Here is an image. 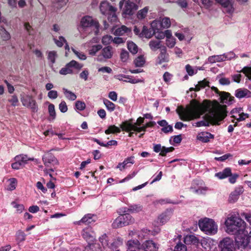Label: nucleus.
<instances>
[{
    "mask_svg": "<svg viewBox=\"0 0 251 251\" xmlns=\"http://www.w3.org/2000/svg\"><path fill=\"white\" fill-rule=\"evenodd\" d=\"M227 111L226 106L221 105L218 102L213 103L211 108L209 110V121L207 120H202L194 123L193 126L201 127L202 126H207L210 123L213 125H219L227 116Z\"/></svg>",
    "mask_w": 251,
    "mask_h": 251,
    "instance_id": "1",
    "label": "nucleus"
},
{
    "mask_svg": "<svg viewBox=\"0 0 251 251\" xmlns=\"http://www.w3.org/2000/svg\"><path fill=\"white\" fill-rule=\"evenodd\" d=\"M207 110V107L199 102L193 100L191 106L186 109H182L177 111L181 120L187 121L199 118Z\"/></svg>",
    "mask_w": 251,
    "mask_h": 251,
    "instance_id": "2",
    "label": "nucleus"
},
{
    "mask_svg": "<svg viewBox=\"0 0 251 251\" xmlns=\"http://www.w3.org/2000/svg\"><path fill=\"white\" fill-rule=\"evenodd\" d=\"M226 232L230 234H237L244 232L246 229V224L240 217L235 215H231L228 217L225 221Z\"/></svg>",
    "mask_w": 251,
    "mask_h": 251,
    "instance_id": "3",
    "label": "nucleus"
},
{
    "mask_svg": "<svg viewBox=\"0 0 251 251\" xmlns=\"http://www.w3.org/2000/svg\"><path fill=\"white\" fill-rule=\"evenodd\" d=\"M199 226L201 230L208 235H214L218 231V225L211 219L204 218L199 221Z\"/></svg>",
    "mask_w": 251,
    "mask_h": 251,
    "instance_id": "4",
    "label": "nucleus"
},
{
    "mask_svg": "<svg viewBox=\"0 0 251 251\" xmlns=\"http://www.w3.org/2000/svg\"><path fill=\"white\" fill-rule=\"evenodd\" d=\"M247 234L248 231L245 229L244 232H241L235 235V244L238 248L247 250L249 249V240Z\"/></svg>",
    "mask_w": 251,
    "mask_h": 251,
    "instance_id": "5",
    "label": "nucleus"
},
{
    "mask_svg": "<svg viewBox=\"0 0 251 251\" xmlns=\"http://www.w3.org/2000/svg\"><path fill=\"white\" fill-rule=\"evenodd\" d=\"M120 8L123 9V14L132 15L134 11L137 9V6L130 0H122L119 3Z\"/></svg>",
    "mask_w": 251,
    "mask_h": 251,
    "instance_id": "6",
    "label": "nucleus"
},
{
    "mask_svg": "<svg viewBox=\"0 0 251 251\" xmlns=\"http://www.w3.org/2000/svg\"><path fill=\"white\" fill-rule=\"evenodd\" d=\"M82 67L83 65L79 64L76 61L73 60L67 63L64 67L61 68L59 71V73L62 75L72 74L73 73V68L77 70H80L82 68Z\"/></svg>",
    "mask_w": 251,
    "mask_h": 251,
    "instance_id": "7",
    "label": "nucleus"
},
{
    "mask_svg": "<svg viewBox=\"0 0 251 251\" xmlns=\"http://www.w3.org/2000/svg\"><path fill=\"white\" fill-rule=\"evenodd\" d=\"M80 24L83 28H93L96 34H98L99 24L96 21L94 20L91 17L87 16L83 17L81 19Z\"/></svg>",
    "mask_w": 251,
    "mask_h": 251,
    "instance_id": "8",
    "label": "nucleus"
},
{
    "mask_svg": "<svg viewBox=\"0 0 251 251\" xmlns=\"http://www.w3.org/2000/svg\"><path fill=\"white\" fill-rule=\"evenodd\" d=\"M113 54V48L110 46H108L101 49L100 53L97 55L96 60L99 62H103L106 59L111 58Z\"/></svg>",
    "mask_w": 251,
    "mask_h": 251,
    "instance_id": "9",
    "label": "nucleus"
},
{
    "mask_svg": "<svg viewBox=\"0 0 251 251\" xmlns=\"http://www.w3.org/2000/svg\"><path fill=\"white\" fill-rule=\"evenodd\" d=\"M221 251H235L233 241L229 237H226L221 240L219 243Z\"/></svg>",
    "mask_w": 251,
    "mask_h": 251,
    "instance_id": "10",
    "label": "nucleus"
},
{
    "mask_svg": "<svg viewBox=\"0 0 251 251\" xmlns=\"http://www.w3.org/2000/svg\"><path fill=\"white\" fill-rule=\"evenodd\" d=\"M211 89L219 95L221 102L230 104L234 101V97H231L229 93L226 92H220L217 88L214 86L211 87Z\"/></svg>",
    "mask_w": 251,
    "mask_h": 251,
    "instance_id": "11",
    "label": "nucleus"
},
{
    "mask_svg": "<svg viewBox=\"0 0 251 251\" xmlns=\"http://www.w3.org/2000/svg\"><path fill=\"white\" fill-rule=\"evenodd\" d=\"M21 101L24 106L31 108L33 112L37 111L38 107L36 102L31 96L26 95L23 97L21 99Z\"/></svg>",
    "mask_w": 251,
    "mask_h": 251,
    "instance_id": "12",
    "label": "nucleus"
},
{
    "mask_svg": "<svg viewBox=\"0 0 251 251\" xmlns=\"http://www.w3.org/2000/svg\"><path fill=\"white\" fill-rule=\"evenodd\" d=\"M144 119L142 117H139L137 121L134 124L131 123H129L127 122H124L121 125V128L123 130H125L126 131H134V129L133 127H141L140 126L144 123Z\"/></svg>",
    "mask_w": 251,
    "mask_h": 251,
    "instance_id": "13",
    "label": "nucleus"
},
{
    "mask_svg": "<svg viewBox=\"0 0 251 251\" xmlns=\"http://www.w3.org/2000/svg\"><path fill=\"white\" fill-rule=\"evenodd\" d=\"M157 244L152 240H147L141 244L139 251H157Z\"/></svg>",
    "mask_w": 251,
    "mask_h": 251,
    "instance_id": "14",
    "label": "nucleus"
},
{
    "mask_svg": "<svg viewBox=\"0 0 251 251\" xmlns=\"http://www.w3.org/2000/svg\"><path fill=\"white\" fill-rule=\"evenodd\" d=\"M81 233L83 238L88 242H93L95 239V234L90 227L84 228Z\"/></svg>",
    "mask_w": 251,
    "mask_h": 251,
    "instance_id": "15",
    "label": "nucleus"
},
{
    "mask_svg": "<svg viewBox=\"0 0 251 251\" xmlns=\"http://www.w3.org/2000/svg\"><path fill=\"white\" fill-rule=\"evenodd\" d=\"M100 9L101 13L103 15H108L110 12L117 10L115 7L109 5L108 2L105 1L100 3Z\"/></svg>",
    "mask_w": 251,
    "mask_h": 251,
    "instance_id": "16",
    "label": "nucleus"
},
{
    "mask_svg": "<svg viewBox=\"0 0 251 251\" xmlns=\"http://www.w3.org/2000/svg\"><path fill=\"white\" fill-rule=\"evenodd\" d=\"M115 78H116L117 79H119L120 81H124L125 82H130L132 84H135L143 81V80L140 79H132L131 78V76L126 75H118L115 76Z\"/></svg>",
    "mask_w": 251,
    "mask_h": 251,
    "instance_id": "17",
    "label": "nucleus"
},
{
    "mask_svg": "<svg viewBox=\"0 0 251 251\" xmlns=\"http://www.w3.org/2000/svg\"><path fill=\"white\" fill-rule=\"evenodd\" d=\"M235 96L239 99L249 98L251 97V92L246 88H239L235 91Z\"/></svg>",
    "mask_w": 251,
    "mask_h": 251,
    "instance_id": "18",
    "label": "nucleus"
},
{
    "mask_svg": "<svg viewBox=\"0 0 251 251\" xmlns=\"http://www.w3.org/2000/svg\"><path fill=\"white\" fill-rule=\"evenodd\" d=\"M134 158V156L126 158L123 162L119 163L117 166L116 168L119 169L121 171H123L124 169L130 166L129 165V164H133L134 163L135 161Z\"/></svg>",
    "mask_w": 251,
    "mask_h": 251,
    "instance_id": "19",
    "label": "nucleus"
},
{
    "mask_svg": "<svg viewBox=\"0 0 251 251\" xmlns=\"http://www.w3.org/2000/svg\"><path fill=\"white\" fill-rule=\"evenodd\" d=\"M214 135L207 132H202L197 136V139L203 143L208 142L211 139H213Z\"/></svg>",
    "mask_w": 251,
    "mask_h": 251,
    "instance_id": "20",
    "label": "nucleus"
},
{
    "mask_svg": "<svg viewBox=\"0 0 251 251\" xmlns=\"http://www.w3.org/2000/svg\"><path fill=\"white\" fill-rule=\"evenodd\" d=\"M172 215V211L167 210L158 216V220L160 223L164 224L170 219Z\"/></svg>",
    "mask_w": 251,
    "mask_h": 251,
    "instance_id": "21",
    "label": "nucleus"
},
{
    "mask_svg": "<svg viewBox=\"0 0 251 251\" xmlns=\"http://www.w3.org/2000/svg\"><path fill=\"white\" fill-rule=\"evenodd\" d=\"M42 160L44 165L47 167L49 166L51 163L57 162L55 157L51 153H47L44 155L42 157Z\"/></svg>",
    "mask_w": 251,
    "mask_h": 251,
    "instance_id": "22",
    "label": "nucleus"
},
{
    "mask_svg": "<svg viewBox=\"0 0 251 251\" xmlns=\"http://www.w3.org/2000/svg\"><path fill=\"white\" fill-rule=\"evenodd\" d=\"M96 216L91 214H87L85 215L78 222L79 224L84 223L86 225H89L96 221Z\"/></svg>",
    "mask_w": 251,
    "mask_h": 251,
    "instance_id": "23",
    "label": "nucleus"
},
{
    "mask_svg": "<svg viewBox=\"0 0 251 251\" xmlns=\"http://www.w3.org/2000/svg\"><path fill=\"white\" fill-rule=\"evenodd\" d=\"M126 246L129 251L131 250L135 251V250H138L139 251V248L141 247V244L137 240H129L126 243Z\"/></svg>",
    "mask_w": 251,
    "mask_h": 251,
    "instance_id": "24",
    "label": "nucleus"
},
{
    "mask_svg": "<svg viewBox=\"0 0 251 251\" xmlns=\"http://www.w3.org/2000/svg\"><path fill=\"white\" fill-rule=\"evenodd\" d=\"M168 61V55L166 53V50L165 47L162 49L161 52L159 54L157 59L156 62L157 64H161L162 63Z\"/></svg>",
    "mask_w": 251,
    "mask_h": 251,
    "instance_id": "25",
    "label": "nucleus"
},
{
    "mask_svg": "<svg viewBox=\"0 0 251 251\" xmlns=\"http://www.w3.org/2000/svg\"><path fill=\"white\" fill-rule=\"evenodd\" d=\"M242 193V188H237L232 192L229 197L228 201L231 203H234L237 201L240 195Z\"/></svg>",
    "mask_w": 251,
    "mask_h": 251,
    "instance_id": "26",
    "label": "nucleus"
},
{
    "mask_svg": "<svg viewBox=\"0 0 251 251\" xmlns=\"http://www.w3.org/2000/svg\"><path fill=\"white\" fill-rule=\"evenodd\" d=\"M142 210V206L140 204L130 205L128 208H125L124 212L131 213H138Z\"/></svg>",
    "mask_w": 251,
    "mask_h": 251,
    "instance_id": "27",
    "label": "nucleus"
},
{
    "mask_svg": "<svg viewBox=\"0 0 251 251\" xmlns=\"http://www.w3.org/2000/svg\"><path fill=\"white\" fill-rule=\"evenodd\" d=\"M231 175V170L229 168H225L222 172L215 174V176L220 179L225 178Z\"/></svg>",
    "mask_w": 251,
    "mask_h": 251,
    "instance_id": "28",
    "label": "nucleus"
},
{
    "mask_svg": "<svg viewBox=\"0 0 251 251\" xmlns=\"http://www.w3.org/2000/svg\"><path fill=\"white\" fill-rule=\"evenodd\" d=\"M131 32L130 29L125 25H122L120 27L117 28L114 32L115 35L122 36L125 33H128Z\"/></svg>",
    "mask_w": 251,
    "mask_h": 251,
    "instance_id": "29",
    "label": "nucleus"
},
{
    "mask_svg": "<svg viewBox=\"0 0 251 251\" xmlns=\"http://www.w3.org/2000/svg\"><path fill=\"white\" fill-rule=\"evenodd\" d=\"M184 242L186 244L197 245L199 241L197 238L193 235H187L184 238Z\"/></svg>",
    "mask_w": 251,
    "mask_h": 251,
    "instance_id": "30",
    "label": "nucleus"
},
{
    "mask_svg": "<svg viewBox=\"0 0 251 251\" xmlns=\"http://www.w3.org/2000/svg\"><path fill=\"white\" fill-rule=\"evenodd\" d=\"M155 32L153 30V29H152L151 28L150 29H148L147 27L146 26H144L143 27V29L142 30V32L141 33V34L144 36L145 37L147 38H151L153 35L155 34Z\"/></svg>",
    "mask_w": 251,
    "mask_h": 251,
    "instance_id": "31",
    "label": "nucleus"
},
{
    "mask_svg": "<svg viewBox=\"0 0 251 251\" xmlns=\"http://www.w3.org/2000/svg\"><path fill=\"white\" fill-rule=\"evenodd\" d=\"M125 213V214L121 215V216L123 218V222L126 226L133 223L134 222V219L129 214V212Z\"/></svg>",
    "mask_w": 251,
    "mask_h": 251,
    "instance_id": "32",
    "label": "nucleus"
},
{
    "mask_svg": "<svg viewBox=\"0 0 251 251\" xmlns=\"http://www.w3.org/2000/svg\"><path fill=\"white\" fill-rule=\"evenodd\" d=\"M209 84V82L206 79H203V80L200 81L198 82V84L196 85L195 88H191L190 89V91H199L201 89L205 88L206 86H208Z\"/></svg>",
    "mask_w": 251,
    "mask_h": 251,
    "instance_id": "33",
    "label": "nucleus"
},
{
    "mask_svg": "<svg viewBox=\"0 0 251 251\" xmlns=\"http://www.w3.org/2000/svg\"><path fill=\"white\" fill-rule=\"evenodd\" d=\"M160 22V26L163 28H168L171 25V20L168 17L160 18L159 19Z\"/></svg>",
    "mask_w": 251,
    "mask_h": 251,
    "instance_id": "34",
    "label": "nucleus"
},
{
    "mask_svg": "<svg viewBox=\"0 0 251 251\" xmlns=\"http://www.w3.org/2000/svg\"><path fill=\"white\" fill-rule=\"evenodd\" d=\"M33 158H28L26 155H17L15 157V160H17L20 161V162L23 165H25L26 163H27V161L28 160H33Z\"/></svg>",
    "mask_w": 251,
    "mask_h": 251,
    "instance_id": "35",
    "label": "nucleus"
},
{
    "mask_svg": "<svg viewBox=\"0 0 251 251\" xmlns=\"http://www.w3.org/2000/svg\"><path fill=\"white\" fill-rule=\"evenodd\" d=\"M224 57L221 55H213L209 56L208 58V61L210 63H214L216 62H222L224 61Z\"/></svg>",
    "mask_w": 251,
    "mask_h": 251,
    "instance_id": "36",
    "label": "nucleus"
},
{
    "mask_svg": "<svg viewBox=\"0 0 251 251\" xmlns=\"http://www.w3.org/2000/svg\"><path fill=\"white\" fill-rule=\"evenodd\" d=\"M63 91L65 97L67 99L73 101L76 99V95L68 89L64 88H63Z\"/></svg>",
    "mask_w": 251,
    "mask_h": 251,
    "instance_id": "37",
    "label": "nucleus"
},
{
    "mask_svg": "<svg viewBox=\"0 0 251 251\" xmlns=\"http://www.w3.org/2000/svg\"><path fill=\"white\" fill-rule=\"evenodd\" d=\"M123 218L121 215L118 217L112 223V226L117 228L125 226L123 222Z\"/></svg>",
    "mask_w": 251,
    "mask_h": 251,
    "instance_id": "38",
    "label": "nucleus"
},
{
    "mask_svg": "<svg viewBox=\"0 0 251 251\" xmlns=\"http://www.w3.org/2000/svg\"><path fill=\"white\" fill-rule=\"evenodd\" d=\"M102 46L100 44L94 45L92 46L89 50V53L91 55L95 56L96 53L101 49H102Z\"/></svg>",
    "mask_w": 251,
    "mask_h": 251,
    "instance_id": "39",
    "label": "nucleus"
},
{
    "mask_svg": "<svg viewBox=\"0 0 251 251\" xmlns=\"http://www.w3.org/2000/svg\"><path fill=\"white\" fill-rule=\"evenodd\" d=\"M160 41L158 40H151L149 42V46L152 50L155 51L158 49L161 48Z\"/></svg>",
    "mask_w": 251,
    "mask_h": 251,
    "instance_id": "40",
    "label": "nucleus"
},
{
    "mask_svg": "<svg viewBox=\"0 0 251 251\" xmlns=\"http://www.w3.org/2000/svg\"><path fill=\"white\" fill-rule=\"evenodd\" d=\"M155 124V123L154 122H150L148 123H147L145 125L141 126V127H134V131L137 132H141L142 131H143L144 132L146 131V128L148 127L152 126Z\"/></svg>",
    "mask_w": 251,
    "mask_h": 251,
    "instance_id": "41",
    "label": "nucleus"
},
{
    "mask_svg": "<svg viewBox=\"0 0 251 251\" xmlns=\"http://www.w3.org/2000/svg\"><path fill=\"white\" fill-rule=\"evenodd\" d=\"M149 7L148 6L145 7L144 8L138 11L137 14V17L139 20L144 19L148 12Z\"/></svg>",
    "mask_w": 251,
    "mask_h": 251,
    "instance_id": "42",
    "label": "nucleus"
},
{
    "mask_svg": "<svg viewBox=\"0 0 251 251\" xmlns=\"http://www.w3.org/2000/svg\"><path fill=\"white\" fill-rule=\"evenodd\" d=\"M127 48L129 51L132 54H136L138 52V47L133 42H127Z\"/></svg>",
    "mask_w": 251,
    "mask_h": 251,
    "instance_id": "43",
    "label": "nucleus"
},
{
    "mask_svg": "<svg viewBox=\"0 0 251 251\" xmlns=\"http://www.w3.org/2000/svg\"><path fill=\"white\" fill-rule=\"evenodd\" d=\"M69 0H56V2L54 3L53 6L56 11L60 9L62 7L64 6L68 2Z\"/></svg>",
    "mask_w": 251,
    "mask_h": 251,
    "instance_id": "44",
    "label": "nucleus"
},
{
    "mask_svg": "<svg viewBox=\"0 0 251 251\" xmlns=\"http://www.w3.org/2000/svg\"><path fill=\"white\" fill-rule=\"evenodd\" d=\"M121 132V129L118 127L115 126V125L110 126L108 127V129H107L105 131V133L106 134H108L110 133H120Z\"/></svg>",
    "mask_w": 251,
    "mask_h": 251,
    "instance_id": "45",
    "label": "nucleus"
},
{
    "mask_svg": "<svg viewBox=\"0 0 251 251\" xmlns=\"http://www.w3.org/2000/svg\"><path fill=\"white\" fill-rule=\"evenodd\" d=\"M103 103L105 105L107 109L110 112L113 111L115 109V105L107 99L103 100Z\"/></svg>",
    "mask_w": 251,
    "mask_h": 251,
    "instance_id": "46",
    "label": "nucleus"
},
{
    "mask_svg": "<svg viewBox=\"0 0 251 251\" xmlns=\"http://www.w3.org/2000/svg\"><path fill=\"white\" fill-rule=\"evenodd\" d=\"M57 57L56 52L52 50L48 52V59L51 62L52 65L55 62V59Z\"/></svg>",
    "mask_w": 251,
    "mask_h": 251,
    "instance_id": "47",
    "label": "nucleus"
},
{
    "mask_svg": "<svg viewBox=\"0 0 251 251\" xmlns=\"http://www.w3.org/2000/svg\"><path fill=\"white\" fill-rule=\"evenodd\" d=\"M151 231L146 228L142 229L139 231L137 234L140 239H143L147 237L150 234Z\"/></svg>",
    "mask_w": 251,
    "mask_h": 251,
    "instance_id": "48",
    "label": "nucleus"
},
{
    "mask_svg": "<svg viewBox=\"0 0 251 251\" xmlns=\"http://www.w3.org/2000/svg\"><path fill=\"white\" fill-rule=\"evenodd\" d=\"M48 110L50 116V120H54L56 117L54 105L51 103L50 104L48 107Z\"/></svg>",
    "mask_w": 251,
    "mask_h": 251,
    "instance_id": "49",
    "label": "nucleus"
},
{
    "mask_svg": "<svg viewBox=\"0 0 251 251\" xmlns=\"http://www.w3.org/2000/svg\"><path fill=\"white\" fill-rule=\"evenodd\" d=\"M134 62L136 67H142L145 64V59L143 56L140 55L135 59Z\"/></svg>",
    "mask_w": 251,
    "mask_h": 251,
    "instance_id": "50",
    "label": "nucleus"
},
{
    "mask_svg": "<svg viewBox=\"0 0 251 251\" xmlns=\"http://www.w3.org/2000/svg\"><path fill=\"white\" fill-rule=\"evenodd\" d=\"M151 28L152 29H153L155 33L158 32V30H159L160 26V22L159 20H154L152 21L151 24Z\"/></svg>",
    "mask_w": 251,
    "mask_h": 251,
    "instance_id": "51",
    "label": "nucleus"
},
{
    "mask_svg": "<svg viewBox=\"0 0 251 251\" xmlns=\"http://www.w3.org/2000/svg\"><path fill=\"white\" fill-rule=\"evenodd\" d=\"M16 236L17 242H21L25 240L26 235L23 231L19 230L16 233Z\"/></svg>",
    "mask_w": 251,
    "mask_h": 251,
    "instance_id": "52",
    "label": "nucleus"
},
{
    "mask_svg": "<svg viewBox=\"0 0 251 251\" xmlns=\"http://www.w3.org/2000/svg\"><path fill=\"white\" fill-rule=\"evenodd\" d=\"M112 41H113V37L109 35L103 36L101 39V42L104 45H109Z\"/></svg>",
    "mask_w": 251,
    "mask_h": 251,
    "instance_id": "53",
    "label": "nucleus"
},
{
    "mask_svg": "<svg viewBox=\"0 0 251 251\" xmlns=\"http://www.w3.org/2000/svg\"><path fill=\"white\" fill-rule=\"evenodd\" d=\"M122 244L123 240L121 238H118L111 243L109 247L111 248H116Z\"/></svg>",
    "mask_w": 251,
    "mask_h": 251,
    "instance_id": "54",
    "label": "nucleus"
},
{
    "mask_svg": "<svg viewBox=\"0 0 251 251\" xmlns=\"http://www.w3.org/2000/svg\"><path fill=\"white\" fill-rule=\"evenodd\" d=\"M99 240L103 247L109 246V244L108 241V237L105 234H104L101 237H100Z\"/></svg>",
    "mask_w": 251,
    "mask_h": 251,
    "instance_id": "55",
    "label": "nucleus"
},
{
    "mask_svg": "<svg viewBox=\"0 0 251 251\" xmlns=\"http://www.w3.org/2000/svg\"><path fill=\"white\" fill-rule=\"evenodd\" d=\"M9 184L8 187L9 190L12 191L16 188L17 181L15 178H12L9 179Z\"/></svg>",
    "mask_w": 251,
    "mask_h": 251,
    "instance_id": "56",
    "label": "nucleus"
},
{
    "mask_svg": "<svg viewBox=\"0 0 251 251\" xmlns=\"http://www.w3.org/2000/svg\"><path fill=\"white\" fill-rule=\"evenodd\" d=\"M0 34H1V37L3 40H8L10 38V36L9 33L2 27L1 29H0Z\"/></svg>",
    "mask_w": 251,
    "mask_h": 251,
    "instance_id": "57",
    "label": "nucleus"
},
{
    "mask_svg": "<svg viewBox=\"0 0 251 251\" xmlns=\"http://www.w3.org/2000/svg\"><path fill=\"white\" fill-rule=\"evenodd\" d=\"M75 107L77 110L82 111L85 108L86 104L83 101L77 100L75 102Z\"/></svg>",
    "mask_w": 251,
    "mask_h": 251,
    "instance_id": "58",
    "label": "nucleus"
},
{
    "mask_svg": "<svg viewBox=\"0 0 251 251\" xmlns=\"http://www.w3.org/2000/svg\"><path fill=\"white\" fill-rule=\"evenodd\" d=\"M174 148L173 147L166 148L164 146H163L162 150L161 151V152H160L159 155L164 156L166 155L167 153L173 151L174 150Z\"/></svg>",
    "mask_w": 251,
    "mask_h": 251,
    "instance_id": "59",
    "label": "nucleus"
},
{
    "mask_svg": "<svg viewBox=\"0 0 251 251\" xmlns=\"http://www.w3.org/2000/svg\"><path fill=\"white\" fill-rule=\"evenodd\" d=\"M173 76V75L172 74H170V73H169L168 72H165V73L164 74V75H163V78L164 81L166 83H169L170 82V81L172 79Z\"/></svg>",
    "mask_w": 251,
    "mask_h": 251,
    "instance_id": "60",
    "label": "nucleus"
},
{
    "mask_svg": "<svg viewBox=\"0 0 251 251\" xmlns=\"http://www.w3.org/2000/svg\"><path fill=\"white\" fill-rule=\"evenodd\" d=\"M116 11H111L108 14V20L109 22L113 23L117 21V18L116 14Z\"/></svg>",
    "mask_w": 251,
    "mask_h": 251,
    "instance_id": "61",
    "label": "nucleus"
},
{
    "mask_svg": "<svg viewBox=\"0 0 251 251\" xmlns=\"http://www.w3.org/2000/svg\"><path fill=\"white\" fill-rule=\"evenodd\" d=\"M166 45L170 48H172L176 44V39L173 37L166 39Z\"/></svg>",
    "mask_w": 251,
    "mask_h": 251,
    "instance_id": "62",
    "label": "nucleus"
},
{
    "mask_svg": "<svg viewBox=\"0 0 251 251\" xmlns=\"http://www.w3.org/2000/svg\"><path fill=\"white\" fill-rule=\"evenodd\" d=\"M174 251H187V248L185 245L178 243L175 246Z\"/></svg>",
    "mask_w": 251,
    "mask_h": 251,
    "instance_id": "63",
    "label": "nucleus"
},
{
    "mask_svg": "<svg viewBox=\"0 0 251 251\" xmlns=\"http://www.w3.org/2000/svg\"><path fill=\"white\" fill-rule=\"evenodd\" d=\"M249 79L251 80V67H245L242 70Z\"/></svg>",
    "mask_w": 251,
    "mask_h": 251,
    "instance_id": "64",
    "label": "nucleus"
}]
</instances>
